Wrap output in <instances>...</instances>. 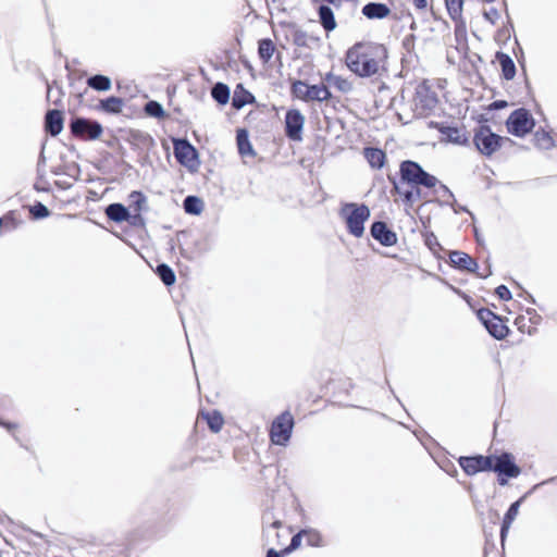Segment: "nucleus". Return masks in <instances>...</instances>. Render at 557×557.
<instances>
[{
  "label": "nucleus",
  "instance_id": "obj_1",
  "mask_svg": "<svg viewBox=\"0 0 557 557\" xmlns=\"http://www.w3.org/2000/svg\"><path fill=\"white\" fill-rule=\"evenodd\" d=\"M387 50L383 45L358 42L350 47L345 63L350 72L359 77L381 76L385 71Z\"/></svg>",
  "mask_w": 557,
  "mask_h": 557
},
{
  "label": "nucleus",
  "instance_id": "obj_2",
  "mask_svg": "<svg viewBox=\"0 0 557 557\" xmlns=\"http://www.w3.org/2000/svg\"><path fill=\"white\" fill-rule=\"evenodd\" d=\"M400 181L396 182L389 177L393 183L395 191L403 197L404 201L412 205L421 199V190L419 186L433 188L438 183V180L425 172L420 164L414 161L406 160L399 166Z\"/></svg>",
  "mask_w": 557,
  "mask_h": 557
},
{
  "label": "nucleus",
  "instance_id": "obj_3",
  "mask_svg": "<svg viewBox=\"0 0 557 557\" xmlns=\"http://www.w3.org/2000/svg\"><path fill=\"white\" fill-rule=\"evenodd\" d=\"M339 216L351 235L361 237L364 233L363 224L370 218V209L363 203L347 202L342 206Z\"/></svg>",
  "mask_w": 557,
  "mask_h": 557
},
{
  "label": "nucleus",
  "instance_id": "obj_4",
  "mask_svg": "<svg viewBox=\"0 0 557 557\" xmlns=\"http://www.w3.org/2000/svg\"><path fill=\"white\" fill-rule=\"evenodd\" d=\"M292 92L304 101H326L331 98V92L325 85H308L301 81L293 84Z\"/></svg>",
  "mask_w": 557,
  "mask_h": 557
},
{
  "label": "nucleus",
  "instance_id": "obj_5",
  "mask_svg": "<svg viewBox=\"0 0 557 557\" xmlns=\"http://www.w3.org/2000/svg\"><path fill=\"white\" fill-rule=\"evenodd\" d=\"M294 426L293 416L285 411L272 423L270 437L273 444L284 446L289 441Z\"/></svg>",
  "mask_w": 557,
  "mask_h": 557
},
{
  "label": "nucleus",
  "instance_id": "obj_6",
  "mask_svg": "<svg viewBox=\"0 0 557 557\" xmlns=\"http://www.w3.org/2000/svg\"><path fill=\"white\" fill-rule=\"evenodd\" d=\"M508 132L517 137H523L534 127V120L528 110H515L506 122Z\"/></svg>",
  "mask_w": 557,
  "mask_h": 557
},
{
  "label": "nucleus",
  "instance_id": "obj_7",
  "mask_svg": "<svg viewBox=\"0 0 557 557\" xmlns=\"http://www.w3.org/2000/svg\"><path fill=\"white\" fill-rule=\"evenodd\" d=\"M492 470L498 473L500 485L507 484V478H517L521 473L520 468L513 461V456L509 453L494 456Z\"/></svg>",
  "mask_w": 557,
  "mask_h": 557
},
{
  "label": "nucleus",
  "instance_id": "obj_8",
  "mask_svg": "<svg viewBox=\"0 0 557 557\" xmlns=\"http://www.w3.org/2000/svg\"><path fill=\"white\" fill-rule=\"evenodd\" d=\"M503 137L494 134L487 126H481L474 134L473 143L478 150L485 156L493 154L499 149Z\"/></svg>",
  "mask_w": 557,
  "mask_h": 557
},
{
  "label": "nucleus",
  "instance_id": "obj_9",
  "mask_svg": "<svg viewBox=\"0 0 557 557\" xmlns=\"http://www.w3.org/2000/svg\"><path fill=\"white\" fill-rule=\"evenodd\" d=\"M437 102L436 95L425 84H420L416 88L413 97L414 111L418 115H424L435 108Z\"/></svg>",
  "mask_w": 557,
  "mask_h": 557
},
{
  "label": "nucleus",
  "instance_id": "obj_10",
  "mask_svg": "<svg viewBox=\"0 0 557 557\" xmlns=\"http://www.w3.org/2000/svg\"><path fill=\"white\" fill-rule=\"evenodd\" d=\"M102 133L100 123L87 119L77 117L72 120V135L86 140L98 138Z\"/></svg>",
  "mask_w": 557,
  "mask_h": 557
},
{
  "label": "nucleus",
  "instance_id": "obj_11",
  "mask_svg": "<svg viewBox=\"0 0 557 557\" xmlns=\"http://www.w3.org/2000/svg\"><path fill=\"white\" fill-rule=\"evenodd\" d=\"M494 456L460 457L459 465L468 475H474L482 471H491Z\"/></svg>",
  "mask_w": 557,
  "mask_h": 557
},
{
  "label": "nucleus",
  "instance_id": "obj_12",
  "mask_svg": "<svg viewBox=\"0 0 557 557\" xmlns=\"http://www.w3.org/2000/svg\"><path fill=\"white\" fill-rule=\"evenodd\" d=\"M305 124V116L299 110H288L285 116L286 136L292 140H300Z\"/></svg>",
  "mask_w": 557,
  "mask_h": 557
},
{
  "label": "nucleus",
  "instance_id": "obj_13",
  "mask_svg": "<svg viewBox=\"0 0 557 557\" xmlns=\"http://www.w3.org/2000/svg\"><path fill=\"white\" fill-rule=\"evenodd\" d=\"M174 154L177 161L185 166H194L197 163L196 149L187 140L174 141Z\"/></svg>",
  "mask_w": 557,
  "mask_h": 557
},
{
  "label": "nucleus",
  "instance_id": "obj_14",
  "mask_svg": "<svg viewBox=\"0 0 557 557\" xmlns=\"http://www.w3.org/2000/svg\"><path fill=\"white\" fill-rule=\"evenodd\" d=\"M371 235L381 245L386 247L393 246L397 243L396 234L387 227L386 223L381 221L374 222L372 224Z\"/></svg>",
  "mask_w": 557,
  "mask_h": 557
},
{
  "label": "nucleus",
  "instance_id": "obj_15",
  "mask_svg": "<svg viewBox=\"0 0 557 557\" xmlns=\"http://www.w3.org/2000/svg\"><path fill=\"white\" fill-rule=\"evenodd\" d=\"M449 260L451 264L461 270H467L469 272H475L478 269V263L474 259H472L469 255L461 251H453L449 255Z\"/></svg>",
  "mask_w": 557,
  "mask_h": 557
},
{
  "label": "nucleus",
  "instance_id": "obj_16",
  "mask_svg": "<svg viewBox=\"0 0 557 557\" xmlns=\"http://www.w3.org/2000/svg\"><path fill=\"white\" fill-rule=\"evenodd\" d=\"M318 15L319 22L326 33H331L337 27L334 12L329 5L320 3L318 8Z\"/></svg>",
  "mask_w": 557,
  "mask_h": 557
},
{
  "label": "nucleus",
  "instance_id": "obj_17",
  "mask_svg": "<svg viewBox=\"0 0 557 557\" xmlns=\"http://www.w3.org/2000/svg\"><path fill=\"white\" fill-rule=\"evenodd\" d=\"M45 127L52 136L58 135L63 127V116L58 110H50L46 114Z\"/></svg>",
  "mask_w": 557,
  "mask_h": 557
},
{
  "label": "nucleus",
  "instance_id": "obj_18",
  "mask_svg": "<svg viewBox=\"0 0 557 557\" xmlns=\"http://www.w3.org/2000/svg\"><path fill=\"white\" fill-rule=\"evenodd\" d=\"M362 13L370 20L384 18L391 13V10L384 3L370 2L362 8Z\"/></svg>",
  "mask_w": 557,
  "mask_h": 557
},
{
  "label": "nucleus",
  "instance_id": "obj_19",
  "mask_svg": "<svg viewBox=\"0 0 557 557\" xmlns=\"http://www.w3.org/2000/svg\"><path fill=\"white\" fill-rule=\"evenodd\" d=\"M521 502H522V498L512 503L504 517L502 529H500V539L503 542H504L512 522L515 521V519L517 518V516L519 513V508H520Z\"/></svg>",
  "mask_w": 557,
  "mask_h": 557
},
{
  "label": "nucleus",
  "instance_id": "obj_20",
  "mask_svg": "<svg viewBox=\"0 0 557 557\" xmlns=\"http://www.w3.org/2000/svg\"><path fill=\"white\" fill-rule=\"evenodd\" d=\"M324 81L331 86L336 88L338 91L343 94H348L352 90V83L343 76L335 75L333 73H327L324 77Z\"/></svg>",
  "mask_w": 557,
  "mask_h": 557
},
{
  "label": "nucleus",
  "instance_id": "obj_21",
  "mask_svg": "<svg viewBox=\"0 0 557 557\" xmlns=\"http://www.w3.org/2000/svg\"><path fill=\"white\" fill-rule=\"evenodd\" d=\"M237 147L238 152L242 157H255V150L249 141L248 133L246 129H239L237 131Z\"/></svg>",
  "mask_w": 557,
  "mask_h": 557
},
{
  "label": "nucleus",
  "instance_id": "obj_22",
  "mask_svg": "<svg viewBox=\"0 0 557 557\" xmlns=\"http://www.w3.org/2000/svg\"><path fill=\"white\" fill-rule=\"evenodd\" d=\"M496 59L500 64L504 78H506L507 81L512 79L516 75V65L512 59L508 54L503 52H498L496 54Z\"/></svg>",
  "mask_w": 557,
  "mask_h": 557
},
{
  "label": "nucleus",
  "instance_id": "obj_23",
  "mask_svg": "<svg viewBox=\"0 0 557 557\" xmlns=\"http://www.w3.org/2000/svg\"><path fill=\"white\" fill-rule=\"evenodd\" d=\"M107 216L114 222L126 221L129 216L128 210L121 203H111L106 208Z\"/></svg>",
  "mask_w": 557,
  "mask_h": 557
},
{
  "label": "nucleus",
  "instance_id": "obj_24",
  "mask_svg": "<svg viewBox=\"0 0 557 557\" xmlns=\"http://www.w3.org/2000/svg\"><path fill=\"white\" fill-rule=\"evenodd\" d=\"M123 106H124L123 99L115 97V96H111L107 99H103L99 103V108L102 111H104L107 113H111V114L120 113L123 109Z\"/></svg>",
  "mask_w": 557,
  "mask_h": 557
},
{
  "label": "nucleus",
  "instance_id": "obj_25",
  "mask_svg": "<svg viewBox=\"0 0 557 557\" xmlns=\"http://www.w3.org/2000/svg\"><path fill=\"white\" fill-rule=\"evenodd\" d=\"M364 157L373 169H380L384 165L385 153L381 149L366 148Z\"/></svg>",
  "mask_w": 557,
  "mask_h": 557
},
{
  "label": "nucleus",
  "instance_id": "obj_26",
  "mask_svg": "<svg viewBox=\"0 0 557 557\" xmlns=\"http://www.w3.org/2000/svg\"><path fill=\"white\" fill-rule=\"evenodd\" d=\"M442 135L445 136L446 140L457 145H463L467 143L466 133L456 127H444L441 129Z\"/></svg>",
  "mask_w": 557,
  "mask_h": 557
},
{
  "label": "nucleus",
  "instance_id": "obj_27",
  "mask_svg": "<svg viewBox=\"0 0 557 557\" xmlns=\"http://www.w3.org/2000/svg\"><path fill=\"white\" fill-rule=\"evenodd\" d=\"M87 85L98 91H108L111 89L112 83L110 77L104 75H94L87 79Z\"/></svg>",
  "mask_w": 557,
  "mask_h": 557
},
{
  "label": "nucleus",
  "instance_id": "obj_28",
  "mask_svg": "<svg viewBox=\"0 0 557 557\" xmlns=\"http://www.w3.org/2000/svg\"><path fill=\"white\" fill-rule=\"evenodd\" d=\"M534 143L537 148L544 150L552 149L555 146L552 135L543 129L535 132Z\"/></svg>",
  "mask_w": 557,
  "mask_h": 557
},
{
  "label": "nucleus",
  "instance_id": "obj_29",
  "mask_svg": "<svg viewBox=\"0 0 557 557\" xmlns=\"http://www.w3.org/2000/svg\"><path fill=\"white\" fill-rule=\"evenodd\" d=\"M485 327L488 331V333L497 339L504 338L508 333L507 326L502 322V320L498 317L495 318V321H492L491 323L486 324Z\"/></svg>",
  "mask_w": 557,
  "mask_h": 557
},
{
  "label": "nucleus",
  "instance_id": "obj_30",
  "mask_svg": "<svg viewBox=\"0 0 557 557\" xmlns=\"http://www.w3.org/2000/svg\"><path fill=\"white\" fill-rule=\"evenodd\" d=\"M211 95L216 102L225 104L230 98V89L225 84L216 83L212 87Z\"/></svg>",
  "mask_w": 557,
  "mask_h": 557
},
{
  "label": "nucleus",
  "instance_id": "obj_31",
  "mask_svg": "<svg viewBox=\"0 0 557 557\" xmlns=\"http://www.w3.org/2000/svg\"><path fill=\"white\" fill-rule=\"evenodd\" d=\"M184 210L189 214H200L203 209V202L196 196H187L184 199Z\"/></svg>",
  "mask_w": 557,
  "mask_h": 557
},
{
  "label": "nucleus",
  "instance_id": "obj_32",
  "mask_svg": "<svg viewBox=\"0 0 557 557\" xmlns=\"http://www.w3.org/2000/svg\"><path fill=\"white\" fill-rule=\"evenodd\" d=\"M302 533L306 536L307 544L311 547L324 546L323 537L320 531L315 529H302Z\"/></svg>",
  "mask_w": 557,
  "mask_h": 557
},
{
  "label": "nucleus",
  "instance_id": "obj_33",
  "mask_svg": "<svg viewBox=\"0 0 557 557\" xmlns=\"http://www.w3.org/2000/svg\"><path fill=\"white\" fill-rule=\"evenodd\" d=\"M157 274L166 286H171L175 283V274L173 270L165 263L159 264L157 267Z\"/></svg>",
  "mask_w": 557,
  "mask_h": 557
},
{
  "label": "nucleus",
  "instance_id": "obj_34",
  "mask_svg": "<svg viewBox=\"0 0 557 557\" xmlns=\"http://www.w3.org/2000/svg\"><path fill=\"white\" fill-rule=\"evenodd\" d=\"M274 52V45L271 39H262L259 41L258 53L260 59L268 62Z\"/></svg>",
  "mask_w": 557,
  "mask_h": 557
},
{
  "label": "nucleus",
  "instance_id": "obj_35",
  "mask_svg": "<svg viewBox=\"0 0 557 557\" xmlns=\"http://www.w3.org/2000/svg\"><path fill=\"white\" fill-rule=\"evenodd\" d=\"M205 418L207 420V423H208L210 430L215 433H218L224 424L223 417L218 411L209 412L206 414Z\"/></svg>",
  "mask_w": 557,
  "mask_h": 557
},
{
  "label": "nucleus",
  "instance_id": "obj_36",
  "mask_svg": "<svg viewBox=\"0 0 557 557\" xmlns=\"http://www.w3.org/2000/svg\"><path fill=\"white\" fill-rule=\"evenodd\" d=\"M445 2L451 18L456 20L461 16L463 0H445Z\"/></svg>",
  "mask_w": 557,
  "mask_h": 557
},
{
  "label": "nucleus",
  "instance_id": "obj_37",
  "mask_svg": "<svg viewBox=\"0 0 557 557\" xmlns=\"http://www.w3.org/2000/svg\"><path fill=\"white\" fill-rule=\"evenodd\" d=\"M30 216L35 220L44 219L49 215V210L41 202H36L29 207Z\"/></svg>",
  "mask_w": 557,
  "mask_h": 557
},
{
  "label": "nucleus",
  "instance_id": "obj_38",
  "mask_svg": "<svg viewBox=\"0 0 557 557\" xmlns=\"http://www.w3.org/2000/svg\"><path fill=\"white\" fill-rule=\"evenodd\" d=\"M145 111L148 115L153 117L164 116V110L162 106L157 101H149L145 106Z\"/></svg>",
  "mask_w": 557,
  "mask_h": 557
},
{
  "label": "nucleus",
  "instance_id": "obj_39",
  "mask_svg": "<svg viewBox=\"0 0 557 557\" xmlns=\"http://www.w3.org/2000/svg\"><path fill=\"white\" fill-rule=\"evenodd\" d=\"M515 325L520 332L528 333L529 335L535 332L534 326H532V324L529 323L527 315L517 317L515 320Z\"/></svg>",
  "mask_w": 557,
  "mask_h": 557
},
{
  "label": "nucleus",
  "instance_id": "obj_40",
  "mask_svg": "<svg viewBox=\"0 0 557 557\" xmlns=\"http://www.w3.org/2000/svg\"><path fill=\"white\" fill-rule=\"evenodd\" d=\"M302 530H300L297 534H295L290 544L282 550V554H289L294 552L295 549L299 548L301 545V540L304 537Z\"/></svg>",
  "mask_w": 557,
  "mask_h": 557
},
{
  "label": "nucleus",
  "instance_id": "obj_41",
  "mask_svg": "<svg viewBox=\"0 0 557 557\" xmlns=\"http://www.w3.org/2000/svg\"><path fill=\"white\" fill-rule=\"evenodd\" d=\"M411 3L414 7V9L422 15L426 14L432 10L429 0H411Z\"/></svg>",
  "mask_w": 557,
  "mask_h": 557
},
{
  "label": "nucleus",
  "instance_id": "obj_42",
  "mask_svg": "<svg viewBox=\"0 0 557 557\" xmlns=\"http://www.w3.org/2000/svg\"><path fill=\"white\" fill-rule=\"evenodd\" d=\"M478 318L484 325H486L492 321H495V318H497V315H495L490 309H480L478 311Z\"/></svg>",
  "mask_w": 557,
  "mask_h": 557
},
{
  "label": "nucleus",
  "instance_id": "obj_43",
  "mask_svg": "<svg viewBox=\"0 0 557 557\" xmlns=\"http://www.w3.org/2000/svg\"><path fill=\"white\" fill-rule=\"evenodd\" d=\"M527 318L529 323L534 326V331L536 330V325H539L542 321V317L536 312L535 309L529 308L527 309Z\"/></svg>",
  "mask_w": 557,
  "mask_h": 557
},
{
  "label": "nucleus",
  "instance_id": "obj_44",
  "mask_svg": "<svg viewBox=\"0 0 557 557\" xmlns=\"http://www.w3.org/2000/svg\"><path fill=\"white\" fill-rule=\"evenodd\" d=\"M484 17L492 24H495L499 18V12L497 9L491 7L490 9L484 10Z\"/></svg>",
  "mask_w": 557,
  "mask_h": 557
},
{
  "label": "nucleus",
  "instance_id": "obj_45",
  "mask_svg": "<svg viewBox=\"0 0 557 557\" xmlns=\"http://www.w3.org/2000/svg\"><path fill=\"white\" fill-rule=\"evenodd\" d=\"M245 97L246 98L238 97L237 94L235 92L233 97V106L237 109H240L249 101V99H252V95L249 92H246Z\"/></svg>",
  "mask_w": 557,
  "mask_h": 557
},
{
  "label": "nucleus",
  "instance_id": "obj_46",
  "mask_svg": "<svg viewBox=\"0 0 557 557\" xmlns=\"http://www.w3.org/2000/svg\"><path fill=\"white\" fill-rule=\"evenodd\" d=\"M496 294L502 300H509L511 298V293L505 285H499L496 288Z\"/></svg>",
  "mask_w": 557,
  "mask_h": 557
},
{
  "label": "nucleus",
  "instance_id": "obj_47",
  "mask_svg": "<svg viewBox=\"0 0 557 557\" xmlns=\"http://www.w3.org/2000/svg\"><path fill=\"white\" fill-rule=\"evenodd\" d=\"M0 425L4 426L7 430L9 431H15L20 428V423L16 422V421H7V420H2L0 419Z\"/></svg>",
  "mask_w": 557,
  "mask_h": 557
},
{
  "label": "nucleus",
  "instance_id": "obj_48",
  "mask_svg": "<svg viewBox=\"0 0 557 557\" xmlns=\"http://www.w3.org/2000/svg\"><path fill=\"white\" fill-rule=\"evenodd\" d=\"M131 198H137L136 201H137L138 207L140 206V202L145 201V198H144L143 194L139 193V191H133L131 194Z\"/></svg>",
  "mask_w": 557,
  "mask_h": 557
},
{
  "label": "nucleus",
  "instance_id": "obj_49",
  "mask_svg": "<svg viewBox=\"0 0 557 557\" xmlns=\"http://www.w3.org/2000/svg\"><path fill=\"white\" fill-rule=\"evenodd\" d=\"M284 555L285 554H282V552L278 553V552H276L273 548L269 549L268 553H267V557H281V556H284Z\"/></svg>",
  "mask_w": 557,
  "mask_h": 557
},
{
  "label": "nucleus",
  "instance_id": "obj_50",
  "mask_svg": "<svg viewBox=\"0 0 557 557\" xmlns=\"http://www.w3.org/2000/svg\"><path fill=\"white\" fill-rule=\"evenodd\" d=\"M495 109H503L507 106V102L504 101V100H498V101H495L493 104H492Z\"/></svg>",
  "mask_w": 557,
  "mask_h": 557
},
{
  "label": "nucleus",
  "instance_id": "obj_51",
  "mask_svg": "<svg viewBox=\"0 0 557 557\" xmlns=\"http://www.w3.org/2000/svg\"><path fill=\"white\" fill-rule=\"evenodd\" d=\"M324 2H327V3H330V4H332V5L336 7V8H338V7H341V4H342L343 0H323V3H324Z\"/></svg>",
  "mask_w": 557,
  "mask_h": 557
},
{
  "label": "nucleus",
  "instance_id": "obj_52",
  "mask_svg": "<svg viewBox=\"0 0 557 557\" xmlns=\"http://www.w3.org/2000/svg\"><path fill=\"white\" fill-rule=\"evenodd\" d=\"M281 524H282V523H281V521H280V520H276V521H274L271 525H272L274 529H277V528H280V527H281Z\"/></svg>",
  "mask_w": 557,
  "mask_h": 557
},
{
  "label": "nucleus",
  "instance_id": "obj_53",
  "mask_svg": "<svg viewBox=\"0 0 557 557\" xmlns=\"http://www.w3.org/2000/svg\"><path fill=\"white\" fill-rule=\"evenodd\" d=\"M490 274H491V271H488L486 274H480V276L487 277V275H490Z\"/></svg>",
  "mask_w": 557,
  "mask_h": 557
},
{
  "label": "nucleus",
  "instance_id": "obj_54",
  "mask_svg": "<svg viewBox=\"0 0 557 557\" xmlns=\"http://www.w3.org/2000/svg\"><path fill=\"white\" fill-rule=\"evenodd\" d=\"M313 3H323V0H312Z\"/></svg>",
  "mask_w": 557,
  "mask_h": 557
}]
</instances>
